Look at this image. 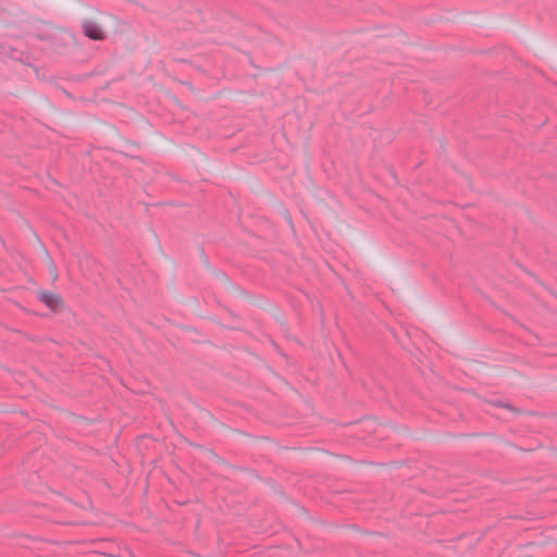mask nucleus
<instances>
[{
    "mask_svg": "<svg viewBox=\"0 0 557 557\" xmlns=\"http://www.w3.org/2000/svg\"><path fill=\"white\" fill-rule=\"evenodd\" d=\"M83 27L85 35L89 38L94 40H102L104 38V30L96 21L88 20L84 23Z\"/></svg>",
    "mask_w": 557,
    "mask_h": 557,
    "instance_id": "nucleus-1",
    "label": "nucleus"
},
{
    "mask_svg": "<svg viewBox=\"0 0 557 557\" xmlns=\"http://www.w3.org/2000/svg\"><path fill=\"white\" fill-rule=\"evenodd\" d=\"M39 298L42 302L46 304V306L54 311L60 310L63 307V300L57 294L42 292L40 293Z\"/></svg>",
    "mask_w": 557,
    "mask_h": 557,
    "instance_id": "nucleus-2",
    "label": "nucleus"
}]
</instances>
